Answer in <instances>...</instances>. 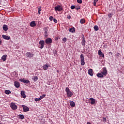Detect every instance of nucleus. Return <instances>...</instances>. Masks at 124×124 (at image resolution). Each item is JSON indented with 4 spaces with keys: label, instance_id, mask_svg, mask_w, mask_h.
<instances>
[{
    "label": "nucleus",
    "instance_id": "f257e3e1",
    "mask_svg": "<svg viewBox=\"0 0 124 124\" xmlns=\"http://www.w3.org/2000/svg\"><path fill=\"white\" fill-rule=\"evenodd\" d=\"M65 92L67 93V97H71L73 95V93L70 91V89L68 87L65 88Z\"/></svg>",
    "mask_w": 124,
    "mask_h": 124
},
{
    "label": "nucleus",
    "instance_id": "f03ea898",
    "mask_svg": "<svg viewBox=\"0 0 124 124\" xmlns=\"http://www.w3.org/2000/svg\"><path fill=\"white\" fill-rule=\"evenodd\" d=\"M54 10L56 12H57V11L61 12V11H62V10H63V8H62V5H58L54 7Z\"/></svg>",
    "mask_w": 124,
    "mask_h": 124
},
{
    "label": "nucleus",
    "instance_id": "7ed1b4c3",
    "mask_svg": "<svg viewBox=\"0 0 124 124\" xmlns=\"http://www.w3.org/2000/svg\"><path fill=\"white\" fill-rule=\"evenodd\" d=\"M80 63L81 65H85V59L84 58V54L80 55Z\"/></svg>",
    "mask_w": 124,
    "mask_h": 124
},
{
    "label": "nucleus",
    "instance_id": "20e7f679",
    "mask_svg": "<svg viewBox=\"0 0 124 124\" xmlns=\"http://www.w3.org/2000/svg\"><path fill=\"white\" fill-rule=\"evenodd\" d=\"M10 107L12 109V110H17V108H18L17 105H16V104H15V103L13 102L11 103Z\"/></svg>",
    "mask_w": 124,
    "mask_h": 124
},
{
    "label": "nucleus",
    "instance_id": "39448f33",
    "mask_svg": "<svg viewBox=\"0 0 124 124\" xmlns=\"http://www.w3.org/2000/svg\"><path fill=\"white\" fill-rule=\"evenodd\" d=\"M27 58H29V59H31V58H33V56H34V54L31 52H27L25 54Z\"/></svg>",
    "mask_w": 124,
    "mask_h": 124
},
{
    "label": "nucleus",
    "instance_id": "423d86ee",
    "mask_svg": "<svg viewBox=\"0 0 124 124\" xmlns=\"http://www.w3.org/2000/svg\"><path fill=\"white\" fill-rule=\"evenodd\" d=\"M39 44L40 45V49H43L44 47V44H45V42L43 40L40 41Z\"/></svg>",
    "mask_w": 124,
    "mask_h": 124
},
{
    "label": "nucleus",
    "instance_id": "0eeeda50",
    "mask_svg": "<svg viewBox=\"0 0 124 124\" xmlns=\"http://www.w3.org/2000/svg\"><path fill=\"white\" fill-rule=\"evenodd\" d=\"M22 107L23 109L24 112H29V111H30V108H29V107H27L26 106L22 105Z\"/></svg>",
    "mask_w": 124,
    "mask_h": 124
},
{
    "label": "nucleus",
    "instance_id": "6e6552de",
    "mask_svg": "<svg viewBox=\"0 0 124 124\" xmlns=\"http://www.w3.org/2000/svg\"><path fill=\"white\" fill-rule=\"evenodd\" d=\"M20 82H23L25 84H29L30 80L28 79H25V78H21L19 79Z\"/></svg>",
    "mask_w": 124,
    "mask_h": 124
},
{
    "label": "nucleus",
    "instance_id": "1a4fd4ad",
    "mask_svg": "<svg viewBox=\"0 0 124 124\" xmlns=\"http://www.w3.org/2000/svg\"><path fill=\"white\" fill-rule=\"evenodd\" d=\"M45 43L46 44H50V43H52V39L50 38H47L45 40Z\"/></svg>",
    "mask_w": 124,
    "mask_h": 124
},
{
    "label": "nucleus",
    "instance_id": "9d476101",
    "mask_svg": "<svg viewBox=\"0 0 124 124\" xmlns=\"http://www.w3.org/2000/svg\"><path fill=\"white\" fill-rule=\"evenodd\" d=\"M102 74H103V75H105V76H106V75H107V69H106V67H104L103 68Z\"/></svg>",
    "mask_w": 124,
    "mask_h": 124
},
{
    "label": "nucleus",
    "instance_id": "9b49d317",
    "mask_svg": "<svg viewBox=\"0 0 124 124\" xmlns=\"http://www.w3.org/2000/svg\"><path fill=\"white\" fill-rule=\"evenodd\" d=\"M98 54L99 55V56H100V57H102V58H104V54H103L101 50H98Z\"/></svg>",
    "mask_w": 124,
    "mask_h": 124
},
{
    "label": "nucleus",
    "instance_id": "f8f14e48",
    "mask_svg": "<svg viewBox=\"0 0 124 124\" xmlns=\"http://www.w3.org/2000/svg\"><path fill=\"white\" fill-rule=\"evenodd\" d=\"M88 74L90 75V76H93V71L92 69H90L88 70Z\"/></svg>",
    "mask_w": 124,
    "mask_h": 124
},
{
    "label": "nucleus",
    "instance_id": "ddd939ff",
    "mask_svg": "<svg viewBox=\"0 0 124 124\" xmlns=\"http://www.w3.org/2000/svg\"><path fill=\"white\" fill-rule=\"evenodd\" d=\"M89 100H90L91 102V104H92V105L94 104L95 103V99H94L93 98H90L89 99Z\"/></svg>",
    "mask_w": 124,
    "mask_h": 124
},
{
    "label": "nucleus",
    "instance_id": "4468645a",
    "mask_svg": "<svg viewBox=\"0 0 124 124\" xmlns=\"http://www.w3.org/2000/svg\"><path fill=\"white\" fill-rule=\"evenodd\" d=\"M14 84L16 88H19L20 87V83L17 81H15Z\"/></svg>",
    "mask_w": 124,
    "mask_h": 124
},
{
    "label": "nucleus",
    "instance_id": "2eb2a0df",
    "mask_svg": "<svg viewBox=\"0 0 124 124\" xmlns=\"http://www.w3.org/2000/svg\"><path fill=\"white\" fill-rule=\"evenodd\" d=\"M2 37L4 39H6V40H9L10 39V37L9 36L5 35H2Z\"/></svg>",
    "mask_w": 124,
    "mask_h": 124
},
{
    "label": "nucleus",
    "instance_id": "dca6fc26",
    "mask_svg": "<svg viewBox=\"0 0 124 124\" xmlns=\"http://www.w3.org/2000/svg\"><path fill=\"white\" fill-rule=\"evenodd\" d=\"M21 97H23V98H26V92H25V91H21Z\"/></svg>",
    "mask_w": 124,
    "mask_h": 124
},
{
    "label": "nucleus",
    "instance_id": "f3484780",
    "mask_svg": "<svg viewBox=\"0 0 124 124\" xmlns=\"http://www.w3.org/2000/svg\"><path fill=\"white\" fill-rule=\"evenodd\" d=\"M3 31H7V30H8V27L7 26V25L4 24L3 25Z\"/></svg>",
    "mask_w": 124,
    "mask_h": 124
},
{
    "label": "nucleus",
    "instance_id": "a211bd4d",
    "mask_svg": "<svg viewBox=\"0 0 124 124\" xmlns=\"http://www.w3.org/2000/svg\"><path fill=\"white\" fill-rule=\"evenodd\" d=\"M30 26L32 27H35L36 26V23H35V21H32L30 23Z\"/></svg>",
    "mask_w": 124,
    "mask_h": 124
},
{
    "label": "nucleus",
    "instance_id": "6ab92c4d",
    "mask_svg": "<svg viewBox=\"0 0 124 124\" xmlns=\"http://www.w3.org/2000/svg\"><path fill=\"white\" fill-rule=\"evenodd\" d=\"M6 58H7V55H4L1 57V60L3 62H5L6 61Z\"/></svg>",
    "mask_w": 124,
    "mask_h": 124
},
{
    "label": "nucleus",
    "instance_id": "aec40b11",
    "mask_svg": "<svg viewBox=\"0 0 124 124\" xmlns=\"http://www.w3.org/2000/svg\"><path fill=\"white\" fill-rule=\"evenodd\" d=\"M97 77H98V78H103V74L102 73H98L97 74Z\"/></svg>",
    "mask_w": 124,
    "mask_h": 124
},
{
    "label": "nucleus",
    "instance_id": "412c9836",
    "mask_svg": "<svg viewBox=\"0 0 124 124\" xmlns=\"http://www.w3.org/2000/svg\"><path fill=\"white\" fill-rule=\"evenodd\" d=\"M81 44L82 46H84L85 47L86 45V40H85V38H83L82 41L81 42Z\"/></svg>",
    "mask_w": 124,
    "mask_h": 124
},
{
    "label": "nucleus",
    "instance_id": "4be33fe9",
    "mask_svg": "<svg viewBox=\"0 0 124 124\" xmlns=\"http://www.w3.org/2000/svg\"><path fill=\"white\" fill-rule=\"evenodd\" d=\"M70 105L71 107H75V103L74 101H70Z\"/></svg>",
    "mask_w": 124,
    "mask_h": 124
},
{
    "label": "nucleus",
    "instance_id": "5701e85b",
    "mask_svg": "<svg viewBox=\"0 0 124 124\" xmlns=\"http://www.w3.org/2000/svg\"><path fill=\"white\" fill-rule=\"evenodd\" d=\"M18 117L19 119H20V120H24V119H25V117L23 114H19L18 115Z\"/></svg>",
    "mask_w": 124,
    "mask_h": 124
},
{
    "label": "nucleus",
    "instance_id": "b1692460",
    "mask_svg": "<svg viewBox=\"0 0 124 124\" xmlns=\"http://www.w3.org/2000/svg\"><path fill=\"white\" fill-rule=\"evenodd\" d=\"M93 29H94V31H98V30H99V28L98 27V26L97 25H95L93 27Z\"/></svg>",
    "mask_w": 124,
    "mask_h": 124
},
{
    "label": "nucleus",
    "instance_id": "393cba45",
    "mask_svg": "<svg viewBox=\"0 0 124 124\" xmlns=\"http://www.w3.org/2000/svg\"><path fill=\"white\" fill-rule=\"evenodd\" d=\"M69 31L70 32H74L75 31V28L74 27L70 28Z\"/></svg>",
    "mask_w": 124,
    "mask_h": 124
},
{
    "label": "nucleus",
    "instance_id": "a878e982",
    "mask_svg": "<svg viewBox=\"0 0 124 124\" xmlns=\"http://www.w3.org/2000/svg\"><path fill=\"white\" fill-rule=\"evenodd\" d=\"M32 79L33 80L34 82H36V81H37V80H38V78H37V76H35L32 78Z\"/></svg>",
    "mask_w": 124,
    "mask_h": 124
},
{
    "label": "nucleus",
    "instance_id": "bb28decb",
    "mask_svg": "<svg viewBox=\"0 0 124 124\" xmlns=\"http://www.w3.org/2000/svg\"><path fill=\"white\" fill-rule=\"evenodd\" d=\"M48 66L47 65V64H45L43 66V68L44 69V70H47L48 69Z\"/></svg>",
    "mask_w": 124,
    "mask_h": 124
},
{
    "label": "nucleus",
    "instance_id": "cd10ccee",
    "mask_svg": "<svg viewBox=\"0 0 124 124\" xmlns=\"http://www.w3.org/2000/svg\"><path fill=\"white\" fill-rule=\"evenodd\" d=\"M5 93H6V94H10V93H11V91H10V90H6L5 91Z\"/></svg>",
    "mask_w": 124,
    "mask_h": 124
},
{
    "label": "nucleus",
    "instance_id": "c85d7f7f",
    "mask_svg": "<svg viewBox=\"0 0 124 124\" xmlns=\"http://www.w3.org/2000/svg\"><path fill=\"white\" fill-rule=\"evenodd\" d=\"M85 19L82 18L80 19V24H84V23H85Z\"/></svg>",
    "mask_w": 124,
    "mask_h": 124
},
{
    "label": "nucleus",
    "instance_id": "c756f323",
    "mask_svg": "<svg viewBox=\"0 0 124 124\" xmlns=\"http://www.w3.org/2000/svg\"><path fill=\"white\" fill-rule=\"evenodd\" d=\"M35 101H40L41 100V98H36L34 99Z\"/></svg>",
    "mask_w": 124,
    "mask_h": 124
},
{
    "label": "nucleus",
    "instance_id": "7c9ffc66",
    "mask_svg": "<svg viewBox=\"0 0 124 124\" xmlns=\"http://www.w3.org/2000/svg\"><path fill=\"white\" fill-rule=\"evenodd\" d=\"M83 2V1L82 0H77V3H82Z\"/></svg>",
    "mask_w": 124,
    "mask_h": 124
},
{
    "label": "nucleus",
    "instance_id": "2f4dec72",
    "mask_svg": "<svg viewBox=\"0 0 124 124\" xmlns=\"http://www.w3.org/2000/svg\"><path fill=\"white\" fill-rule=\"evenodd\" d=\"M45 96H46V94L42 95V96H41L40 97V98H41V99H42V98H44V97H45Z\"/></svg>",
    "mask_w": 124,
    "mask_h": 124
},
{
    "label": "nucleus",
    "instance_id": "473e14b6",
    "mask_svg": "<svg viewBox=\"0 0 124 124\" xmlns=\"http://www.w3.org/2000/svg\"><path fill=\"white\" fill-rule=\"evenodd\" d=\"M49 20L50 21H53L54 20V17L52 16H50L49 17Z\"/></svg>",
    "mask_w": 124,
    "mask_h": 124
},
{
    "label": "nucleus",
    "instance_id": "72a5a7b5",
    "mask_svg": "<svg viewBox=\"0 0 124 124\" xmlns=\"http://www.w3.org/2000/svg\"><path fill=\"white\" fill-rule=\"evenodd\" d=\"M112 16H113V14L109 13L108 14V17H109V18H111V17H112Z\"/></svg>",
    "mask_w": 124,
    "mask_h": 124
},
{
    "label": "nucleus",
    "instance_id": "f704fd0d",
    "mask_svg": "<svg viewBox=\"0 0 124 124\" xmlns=\"http://www.w3.org/2000/svg\"><path fill=\"white\" fill-rule=\"evenodd\" d=\"M41 7L38 8V14H40V11H41Z\"/></svg>",
    "mask_w": 124,
    "mask_h": 124
},
{
    "label": "nucleus",
    "instance_id": "c9c22d12",
    "mask_svg": "<svg viewBox=\"0 0 124 124\" xmlns=\"http://www.w3.org/2000/svg\"><path fill=\"white\" fill-rule=\"evenodd\" d=\"M53 21L54 23H55V24H57V23H58V20H57L56 18H53Z\"/></svg>",
    "mask_w": 124,
    "mask_h": 124
},
{
    "label": "nucleus",
    "instance_id": "e433bc0d",
    "mask_svg": "<svg viewBox=\"0 0 124 124\" xmlns=\"http://www.w3.org/2000/svg\"><path fill=\"white\" fill-rule=\"evenodd\" d=\"M66 40H67V39L66 38L64 37V38L62 39V41H63V42H66Z\"/></svg>",
    "mask_w": 124,
    "mask_h": 124
},
{
    "label": "nucleus",
    "instance_id": "4c0bfd02",
    "mask_svg": "<svg viewBox=\"0 0 124 124\" xmlns=\"http://www.w3.org/2000/svg\"><path fill=\"white\" fill-rule=\"evenodd\" d=\"M107 121V120L106 119V118L104 117V118H103V122H106Z\"/></svg>",
    "mask_w": 124,
    "mask_h": 124
},
{
    "label": "nucleus",
    "instance_id": "58836bf2",
    "mask_svg": "<svg viewBox=\"0 0 124 124\" xmlns=\"http://www.w3.org/2000/svg\"><path fill=\"white\" fill-rule=\"evenodd\" d=\"M75 9V5H72L71 6V9Z\"/></svg>",
    "mask_w": 124,
    "mask_h": 124
},
{
    "label": "nucleus",
    "instance_id": "ea45409f",
    "mask_svg": "<svg viewBox=\"0 0 124 124\" xmlns=\"http://www.w3.org/2000/svg\"><path fill=\"white\" fill-rule=\"evenodd\" d=\"M103 47H104V48H107V47H108V46H107V44H106L104 45Z\"/></svg>",
    "mask_w": 124,
    "mask_h": 124
},
{
    "label": "nucleus",
    "instance_id": "a19ab883",
    "mask_svg": "<svg viewBox=\"0 0 124 124\" xmlns=\"http://www.w3.org/2000/svg\"><path fill=\"white\" fill-rule=\"evenodd\" d=\"M67 19H71V16L70 15H68L67 16Z\"/></svg>",
    "mask_w": 124,
    "mask_h": 124
},
{
    "label": "nucleus",
    "instance_id": "79ce46f5",
    "mask_svg": "<svg viewBox=\"0 0 124 124\" xmlns=\"http://www.w3.org/2000/svg\"><path fill=\"white\" fill-rule=\"evenodd\" d=\"M108 54H109V55H111V56H113V52H109L108 53Z\"/></svg>",
    "mask_w": 124,
    "mask_h": 124
},
{
    "label": "nucleus",
    "instance_id": "37998d69",
    "mask_svg": "<svg viewBox=\"0 0 124 124\" xmlns=\"http://www.w3.org/2000/svg\"><path fill=\"white\" fill-rule=\"evenodd\" d=\"M96 4V2L93 1V5H94V6H95Z\"/></svg>",
    "mask_w": 124,
    "mask_h": 124
},
{
    "label": "nucleus",
    "instance_id": "c03bdc74",
    "mask_svg": "<svg viewBox=\"0 0 124 124\" xmlns=\"http://www.w3.org/2000/svg\"><path fill=\"white\" fill-rule=\"evenodd\" d=\"M97 1H98V0H94V2L96 3Z\"/></svg>",
    "mask_w": 124,
    "mask_h": 124
},
{
    "label": "nucleus",
    "instance_id": "a18cd8bd",
    "mask_svg": "<svg viewBox=\"0 0 124 124\" xmlns=\"http://www.w3.org/2000/svg\"><path fill=\"white\" fill-rule=\"evenodd\" d=\"M79 9H80V7H79V8H76V10H77V11L79 10Z\"/></svg>",
    "mask_w": 124,
    "mask_h": 124
},
{
    "label": "nucleus",
    "instance_id": "49530a36",
    "mask_svg": "<svg viewBox=\"0 0 124 124\" xmlns=\"http://www.w3.org/2000/svg\"><path fill=\"white\" fill-rule=\"evenodd\" d=\"M2 43V42L0 40V45Z\"/></svg>",
    "mask_w": 124,
    "mask_h": 124
},
{
    "label": "nucleus",
    "instance_id": "de8ad7c7",
    "mask_svg": "<svg viewBox=\"0 0 124 124\" xmlns=\"http://www.w3.org/2000/svg\"><path fill=\"white\" fill-rule=\"evenodd\" d=\"M119 55H120V53H117V56H119Z\"/></svg>",
    "mask_w": 124,
    "mask_h": 124
}]
</instances>
